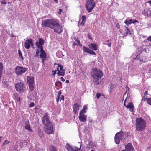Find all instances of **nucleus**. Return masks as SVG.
Masks as SVG:
<instances>
[{
  "label": "nucleus",
  "mask_w": 151,
  "mask_h": 151,
  "mask_svg": "<svg viewBox=\"0 0 151 151\" xmlns=\"http://www.w3.org/2000/svg\"><path fill=\"white\" fill-rule=\"evenodd\" d=\"M124 97H126L124 105L127 108L129 109V111L132 112H134V106L132 102H128L130 101V97L129 91H127L124 95Z\"/></svg>",
  "instance_id": "nucleus-1"
},
{
  "label": "nucleus",
  "mask_w": 151,
  "mask_h": 151,
  "mask_svg": "<svg viewBox=\"0 0 151 151\" xmlns=\"http://www.w3.org/2000/svg\"><path fill=\"white\" fill-rule=\"evenodd\" d=\"M91 76L94 82H97L103 76V72L96 68H94L91 73Z\"/></svg>",
  "instance_id": "nucleus-2"
},
{
  "label": "nucleus",
  "mask_w": 151,
  "mask_h": 151,
  "mask_svg": "<svg viewBox=\"0 0 151 151\" xmlns=\"http://www.w3.org/2000/svg\"><path fill=\"white\" fill-rule=\"evenodd\" d=\"M136 130L141 131L145 128V122L142 118H138L136 120Z\"/></svg>",
  "instance_id": "nucleus-3"
},
{
  "label": "nucleus",
  "mask_w": 151,
  "mask_h": 151,
  "mask_svg": "<svg viewBox=\"0 0 151 151\" xmlns=\"http://www.w3.org/2000/svg\"><path fill=\"white\" fill-rule=\"evenodd\" d=\"M127 136V134L121 131L117 132L115 134L114 137L115 143L117 144H119L121 141L126 139Z\"/></svg>",
  "instance_id": "nucleus-4"
},
{
  "label": "nucleus",
  "mask_w": 151,
  "mask_h": 151,
  "mask_svg": "<svg viewBox=\"0 0 151 151\" xmlns=\"http://www.w3.org/2000/svg\"><path fill=\"white\" fill-rule=\"evenodd\" d=\"M56 23L57 24V22L55 20L53 19H48L43 21L42 26L43 27H47L52 28Z\"/></svg>",
  "instance_id": "nucleus-5"
},
{
  "label": "nucleus",
  "mask_w": 151,
  "mask_h": 151,
  "mask_svg": "<svg viewBox=\"0 0 151 151\" xmlns=\"http://www.w3.org/2000/svg\"><path fill=\"white\" fill-rule=\"evenodd\" d=\"M96 3L94 0H87L86 2L85 6L88 12H91L95 6Z\"/></svg>",
  "instance_id": "nucleus-6"
},
{
  "label": "nucleus",
  "mask_w": 151,
  "mask_h": 151,
  "mask_svg": "<svg viewBox=\"0 0 151 151\" xmlns=\"http://www.w3.org/2000/svg\"><path fill=\"white\" fill-rule=\"evenodd\" d=\"M16 91L19 93H23L25 91L26 88L24 84L22 82H18L15 85Z\"/></svg>",
  "instance_id": "nucleus-7"
},
{
  "label": "nucleus",
  "mask_w": 151,
  "mask_h": 151,
  "mask_svg": "<svg viewBox=\"0 0 151 151\" xmlns=\"http://www.w3.org/2000/svg\"><path fill=\"white\" fill-rule=\"evenodd\" d=\"M27 69L21 66H17L15 69V72L16 74L21 75L26 71Z\"/></svg>",
  "instance_id": "nucleus-8"
},
{
  "label": "nucleus",
  "mask_w": 151,
  "mask_h": 151,
  "mask_svg": "<svg viewBox=\"0 0 151 151\" xmlns=\"http://www.w3.org/2000/svg\"><path fill=\"white\" fill-rule=\"evenodd\" d=\"M63 28L62 26L57 22V24H55L52 29H54L55 32L60 34L63 31Z\"/></svg>",
  "instance_id": "nucleus-9"
},
{
  "label": "nucleus",
  "mask_w": 151,
  "mask_h": 151,
  "mask_svg": "<svg viewBox=\"0 0 151 151\" xmlns=\"http://www.w3.org/2000/svg\"><path fill=\"white\" fill-rule=\"evenodd\" d=\"M79 143H80L79 142ZM81 147V143H80L79 148L76 146L72 147L68 143L66 144L65 146L66 149L68 151H78L80 149Z\"/></svg>",
  "instance_id": "nucleus-10"
},
{
  "label": "nucleus",
  "mask_w": 151,
  "mask_h": 151,
  "mask_svg": "<svg viewBox=\"0 0 151 151\" xmlns=\"http://www.w3.org/2000/svg\"><path fill=\"white\" fill-rule=\"evenodd\" d=\"M45 132L48 134H53V130L51 123H48V124L45 125Z\"/></svg>",
  "instance_id": "nucleus-11"
},
{
  "label": "nucleus",
  "mask_w": 151,
  "mask_h": 151,
  "mask_svg": "<svg viewBox=\"0 0 151 151\" xmlns=\"http://www.w3.org/2000/svg\"><path fill=\"white\" fill-rule=\"evenodd\" d=\"M57 66V71H58L57 73L58 74L59 76H64L65 74V72L63 66L60 64H58Z\"/></svg>",
  "instance_id": "nucleus-12"
},
{
  "label": "nucleus",
  "mask_w": 151,
  "mask_h": 151,
  "mask_svg": "<svg viewBox=\"0 0 151 151\" xmlns=\"http://www.w3.org/2000/svg\"><path fill=\"white\" fill-rule=\"evenodd\" d=\"M147 3H149L150 6H151V0H150ZM142 13L145 16H150L151 17V9L150 8L145 9Z\"/></svg>",
  "instance_id": "nucleus-13"
},
{
  "label": "nucleus",
  "mask_w": 151,
  "mask_h": 151,
  "mask_svg": "<svg viewBox=\"0 0 151 151\" xmlns=\"http://www.w3.org/2000/svg\"><path fill=\"white\" fill-rule=\"evenodd\" d=\"M33 45L32 41L31 39H27L25 42L24 46L27 49H29L31 46H32Z\"/></svg>",
  "instance_id": "nucleus-14"
},
{
  "label": "nucleus",
  "mask_w": 151,
  "mask_h": 151,
  "mask_svg": "<svg viewBox=\"0 0 151 151\" xmlns=\"http://www.w3.org/2000/svg\"><path fill=\"white\" fill-rule=\"evenodd\" d=\"M124 23L127 26H129L132 24L138 23V22L136 20L132 19L130 18H128L125 20Z\"/></svg>",
  "instance_id": "nucleus-15"
},
{
  "label": "nucleus",
  "mask_w": 151,
  "mask_h": 151,
  "mask_svg": "<svg viewBox=\"0 0 151 151\" xmlns=\"http://www.w3.org/2000/svg\"><path fill=\"white\" fill-rule=\"evenodd\" d=\"M84 113L80 112L78 117L79 120L81 122H85L87 120V116L84 114Z\"/></svg>",
  "instance_id": "nucleus-16"
},
{
  "label": "nucleus",
  "mask_w": 151,
  "mask_h": 151,
  "mask_svg": "<svg viewBox=\"0 0 151 151\" xmlns=\"http://www.w3.org/2000/svg\"><path fill=\"white\" fill-rule=\"evenodd\" d=\"M83 49L85 52H86L92 55H96V54L95 52L88 48L83 46Z\"/></svg>",
  "instance_id": "nucleus-17"
},
{
  "label": "nucleus",
  "mask_w": 151,
  "mask_h": 151,
  "mask_svg": "<svg viewBox=\"0 0 151 151\" xmlns=\"http://www.w3.org/2000/svg\"><path fill=\"white\" fill-rule=\"evenodd\" d=\"M42 122L45 125L48 124V123H51L49 121L48 115H45L43 116L42 119Z\"/></svg>",
  "instance_id": "nucleus-18"
},
{
  "label": "nucleus",
  "mask_w": 151,
  "mask_h": 151,
  "mask_svg": "<svg viewBox=\"0 0 151 151\" xmlns=\"http://www.w3.org/2000/svg\"><path fill=\"white\" fill-rule=\"evenodd\" d=\"M81 106H80L79 104L75 103L73 106V109L74 112L76 114L77 113L80 109V107H81Z\"/></svg>",
  "instance_id": "nucleus-19"
},
{
  "label": "nucleus",
  "mask_w": 151,
  "mask_h": 151,
  "mask_svg": "<svg viewBox=\"0 0 151 151\" xmlns=\"http://www.w3.org/2000/svg\"><path fill=\"white\" fill-rule=\"evenodd\" d=\"M36 45L38 48L37 50L35 56L36 57L39 56V50H41L43 49L42 45L39 44V43L36 42Z\"/></svg>",
  "instance_id": "nucleus-20"
},
{
  "label": "nucleus",
  "mask_w": 151,
  "mask_h": 151,
  "mask_svg": "<svg viewBox=\"0 0 151 151\" xmlns=\"http://www.w3.org/2000/svg\"><path fill=\"white\" fill-rule=\"evenodd\" d=\"M40 52V57L42 58V61L43 62H44V59L46 56V53L43 49L39 50V53Z\"/></svg>",
  "instance_id": "nucleus-21"
},
{
  "label": "nucleus",
  "mask_w": 151,
  "mask_h": 151,
  "mask_svg": "<svg viewBox=\"0 0 151 151\" xmlns=\"http://www.w3.org/2000/svg\"><path fill=\"white\" fill-rule=\"evenodd\" d=\"M125 150L127 151H133V148L131 143L127 144L125 147Z\"/></svg>",
  "instance_id": "nucleus-22"
},
{
  "label": "nucleus",
  "mask_w": 151,
  "mask_h": 151,
  "mask_svg": "<svg viewBox=\"0 0 151 151\" xmlns=\"http://www.w3.org/2000/svg\"><path fill=\"white\" fill-rule=\"evenodd\" d=\"M98 45L97 44L94 43H91L89 45V47L94 50H97Z\"/></svg>",
  "instance_id": "nucleus-23"
},
{
  "label": "nucleus",
  "mask_w": 151,
  "mask_h": 151,
  "mask_svg": "<svg viewBox=\"0 0 151 151\" xmlns=\"http://www.w3.org/2000/svg\"><path fill=\"white\" fill-rule=\"evenodd\" d=\"M27 97L28 99L30 100H34L35 101L36 100H37V96L36 95H35L34 96L33 94H31L29 95H28L27 96Z\"/></svg>",
  "instance_id": "nucleus-24"
},
{
  "label": "nucleus",
  "mask_w": 151,
  "mask_h": 151,
  "mask_svg": "<svg viewBox=\"0 0 151 151\" xmlns=\"http://www.w3.org/2000/svg\"><path fill=\"white\" fill-rule=\"evenodd\" d=\"M27 83L28 84L34 83V77L31 76H28L27 78Z\"/></svg>",
  "instance_id": "nucleus-25"
},
{
  "label": "nucleus",
  "mask_w": 151,
  "mask_h": 151,
  "mask_svg": "<svg viewBox=\"0 0 151 151\" xmlns=\"http://www.w3.org/2000/svg\"><path fill=\"white\" fill-rule=\"evenodd\" d=\"M125 31V32L122 34L125 36H127L128 34H130V31L129 29L126 26L124 27V28Z\"/></svg>",
  "instance_id": "nucleus-26"
},
{
  "label": "nucleus",
  "mask_w": 151,
  "mask_h": 151,
  "mask_svg": "<svg viewBox=\"0 0 151 151\" xmlns=\"http://www.w3.org/2000/svg\"><path fill=\"white\" fill-rule=\"evenodd\" d=\"M87 109V105H85L83 106V109L80 111V112H81V113L82 112L85 113L86 112V110Z\"/></svg>",
  "instance_id": "nucleus-27"
},
{
  "label": "nucleus",
  "mask_w": 151,
  "mask_h": 151,
  "mask_svg": "<svg viewBox=\"0 0 151 151\" xmlns=\"http://www.w3.org/2000/svg\"><path fill=\"white\" fill-rule=\"evenodd\" d=\"M64 100V97L63 95H61L60 96H58V99L57 100V102H59L60 100V102H63Z\"/></svg>",
  "instance_id": "nucleus-28"
},
{
  "label": "nucleus",
  "mask_w": 151,
  "mask_h": 151,
  "mask_svg": "<svg viewBox=\"0 0 151 151\" xmlns=\"http://www.w3.org/2000/svg\"><path fill=\"white\" fill-rule=\"evenodd\" d=\"M25 128L26 129L28 130H31L30 126L28 122H26L25 123Z\"/></svg>",
  "instance_id": "nucleus-29"
},
{
  "label": "nucleus",
  "mask_w": 151,
  "mask_h": 151,
  "mask_svg": "<svg viewBox=\"0 0 151 151\" xmlns=\"http://www.w3.org/2000/svg\"><path fill=\"white\" fill-rule=\"evenodd\" d=\"M88 146L89 148H93L95 146V145L91 141H89Z\"/></svg>",
  "instance_id": "nucleus-30"
},
{
  "label": "nucleus",
  "mask_w": 151,
  "mask_h": 151,
  "mask_svg": "<svg viewBox=\"0 0 151 151\" xmlns=\"http://www.w3.org/2000/svg\"><path fill=\"white\" fill-rule=\"evenodd\" d=\"M3 70V64L0 62V77L1 76V73Z\"/></svg>",
  "instance_id": "nucleus-31"
},
{
  "label": "nucleus",
  "mask_w": 151,
  "mask_h": 151,
  "mask_svg": "<svg viewBox=\"0 0 151 151\" xmlns=\"http://www.w3.org/2000/svg\"><path fill=\"white\" fill-rule=\"evenodd\" d=\"M34 83L28 84L29 89L31 91H32L34 90Z\"/></svg>",
  "instance_id": "nucleus-32"
},
{
  "label": "nucleus",
  "mask_w": 151,
  "mask_h": 151,
  "mask_svg": "<svg viewBox=\"0 0 151 151\" xmlns=\"http://www.w3.org/2000/svg\"><path fill=\"white\" fill-rule=\"evenodd\" d=\"M50 151H58L56 147L53 146H51L50 147Z\"/></svg>",
  "instance_id": "nucleus-33"
},
{
  "label": "nucleus",
  "mask_w": 151,
  "mask_h": 151,
  "mask_svg": "<svg viewBox=\"0 0 151 151\" xmlns=\"http://www.w3.org/2000/svg\"><path fill=\"white\" fill-rule=\"evenodd\" d=\"M37 42L39 43V44L42 45L44 43V41L42 39L40 38L39 39V42Z\"/></svg>",
  "instance_id": "nucleus-34"
},
{
  "label": "nucleus",
  "mask_w": 151,
  "mask_h": 151,
  "mask_svg": "<svg viewBox=\"0 0 151 151\" xmlns=\"http://www.w3.org/2000/svg\"><path fill=\"white\" fill-rule=\"evenodd\" d=\"M17 96L16 97H15V99L18 102H19L20 101L21 99L20 97L18 96L17 94H16Z\"/></svg>",
  "instance_id": "nucleus-35"
},
{
  "label": "nucleus",
  "mask_w": 151,
  "mask_h": 151,
  "mask_svg": "<svg viewBox=\"0 0 151 151\" xmlns=\"http://www.w3.org/2000/svg\"><path fill=\"white\" fill-rule=\"evenodd\" d=\"M146 100L147 103L150 105H151V97L147 98Z\"/></svg>",
  "instance_id": "nucleus-36"
},
{
  "label": "nucleus",
  "mask_w": 151,
  "mask_h": 151,
  "mask_svg": "<svg viewBox=\"0 0 151 151\" xmlns=\"http://www.w3.org/2000/svg\"><path fill=\"white\" fill-rule=\"evenodd\" d=\"M18 52L19 55V57L21 58V59L22 60H23V58L22 55L20 50H19L18 51Z\"/></svg>",
  "instance_id": "nucleus-37"
},
{
  "label": "nucleus",
  "mask_w": 151,
  "mask_h": 151,
  "mask_svg": "<svg viewBox=\"0 0 151 151\" xmlns=\"http://www.w3.org/2000/svg\"><path fill=\"white\" fill-rule=\"evenodd\" d=\"M10 143V141L7 140H5L3 143L2 145H7L9 144Z\"/></svg>",
  "instance_id": "nucleus-38"
},
{
  "label": "nucleus",
  "mask_w": 151,
  "mask_h": 151,
  "mask_svg": "<svg viewBox=\"0 0 151 151\" xmlns=\"http://www.w3.org/2000/svg\"><path fill=\"white\" fill-rule=\"evenodd\" d=\"M34 105H35V104H34V103L31 102L29 104V106L30 108L32 107H33L34 106Z\"/></svg>",
  "instance_id": "nucleus-39"
},
{
  "label": "nucleus",
  "mask_w": 151,
  "mask_h": 151,
  "mask_svg": "<svg viewBox=\"0 0 151 151\" xmlns=\"http://www.w3.org/2000/svg\"><path fill=\"white\" fill-rule=\"evenodd\" d=\"M61 84V83L60 81L57 82L55 83V85L57 86L60 85Z\"/></svg>",
  "instance_id": "nucleus-40"
},
{
  "label": "nucleus",
  "mask_w": 151,
  "mask_h": 151,
  "mask_svg": "<svg viewBox=\"0 0 151 151\" xmlns=\"http://www.w3.org/2000/svg\"><path fill=\"white\" fill-rule=\"evenodd\" d=\"M81 19L82 21L86 22V16H83L82 17Z\"/></svg>",
  "instance_id": "nucleus-41"
},
{
  "label": "nucleus",
  "mask_w": 151,
  "mask_h": 151,
  "mask_svg": "<svg viewBox=\"0 0 151 151\" xmlns=\"http://www.w3.org/2000/svg\"><path fill=\"white\" fill-rule=\"evenodd\" d=\"M101 96V94L99 93H97L96 94V97L97 99H99Z\"/></svg>",
  "instance_id": "nucleus-42"
},
{
  "label": "nucleus",
  "mask_w": 151,
  "mask_h": 151,
  "mask_svg": "<svg viewBox=\"0 0 151 151\" xmlns=\"http://www.w3.org/2000/svg\"><path fill=\"white\" fill-rule=\"evenodd\" d=\"M85 22H86L82 21V22H81L80 25H82L83 26H84Z\"/></svg>",
  "instance_id": "nucleus-43"
},
{
  "label": "nucleus",
  "mask_w": 151,
  "mask_h": 151,
  "mask_svg": "<svg viewBox=\"0 0 151 151\" xmlns=\"http://www.w3.org/2000/svg\"><path fill=\"white\" fill-rule=\"evenodd\" d=\"M62 12H63V10L61 9H59V12H58V13L61 14Z\"/></svg>",
  "instance_id": "nucleus-44"
},
{
  "label": "nucleus",
  "mask_w": 151,
  "mask_h": 151,
  "mask_svg": "<svg viewBox=\"0 0 151 151\" xmlns=\"http://www.w3.org/2000/svg\"><path fill=\"white\" fill-rule=\"evenodd\" d=\"M147 40L151 42V35L147 38Z\"/></svg>",
  "instance_id": "nucleus-45"
},
{
  "label": "nucleus",
  "mask_w": 151,
  "mask_h": 151,
  "mask_svg": "<svg viewBox=\"0 0 151 151\" xmlns=\"http://www.w3.org/2000/svg\"><path fill=\"white\" fill-rule=\"evenodd\" d=\"M87 36H88V38L89 39L92 40V39L91 36L89 35L88 34L87 35Z\"/></svg>",
  "instance_id": "nucleus-46"
},
{
  "label": "nucleus",
  "mask_w": 151,
  "mask_h": 151,
  "mask_svg": "<svg viewBox=\"0 0 151 151\" xmlns=\"http://www.w3.org/2000/svg\"><path fill=\"white\" fill-rule=\"evenodd\" d=\"M57 70H55V71H53V75L54 76H55V74H56V71H57Z\"/></svg>",
  "instance_id": "nucleus-47"
},
{
  "label": "nucleus",
  "mask_w": 151,
  "mask_h": 151,
  "mask_svg": "<svg viewBox=\"0 0 151 151\" xmlns=\"http://www.w3.org/2000/svg\"><path fill=\"white\" fill-rule=\"evenodd\" d=\"M138 60L139 61V60ZM139 60V63L140 64L142 63L143 62V60Z\"/></svg>",
  "instance_id": "nucleus-48"
},
{
  "label": "nucleus",
  "mask_w": 151,
  "mask_h": 151,
  "mask_svg": "<svg viewBox=\"0 0 151 151\" xmlns=\"http://www.w3.org/2000/svg\"><path fill=\"white\" fill-rule=\"evenodd\" d=\"M60 79L61 80L63 81H65V80L63 78V77H61L60 78Z\"/></svg>",
  "instance_id": "nucleus-49"
},
{
  "label": "nucleus",
  "mask_w": 151,
  "mask_h": 151,
  "mask_svg": "<svg viewBox=\"0 0 151 151\" xmlns=\"http://www.w3.org/2000/svg\"><path fill=\"white\" fill-rule=\"evenodd\" d=\"M11 36L13 37H16V36L13 34H11Z\"/></svg>",
  "instance_id": "nucleus-50"
},
{
  "label": "nucleus",
  "mask_w": 151,
  "mask_h": 151,
  "mask_svg": "<svg viewBox=\"0 0 151 151\" xmlns=\"http://www.w3.org/2000/svg\"><path fill=\"white\" fill-rule=\"evenodd\" d=\"M61 92L60 91L58 92V96H60L61 95Z\"/></svg>",
  "instance_id": "nucleus-51"
},
{
  "label": "nucleus",
  "mask_w": 151,
  "mask_h": 151,
  "mask_svg": "<svg viewBox=\"0 0 151 151\" xmlns=\"http://www.w3.org/2000/svg\"><path fill=\"white\" fill-rule=\"evenodd\" d=\"M1 4H6V2H4V1H3V2H1Z\"/></svg>",
  "instance_id": "nucleus-52"
},
{
  "label": "nucleus",
  "mask_w": 151,
  "mask_h": 151,
  "mask_svg": "<svg viewBox=\"0 0 151 151\" xmlns=\"http://www.w3.org/2000/svg\"><path fill=\"white\" fill-rule=\"evenodd\" d=\"M149 72L151 73V67L149 69Z\"/></svg>",
  "instance_id": "nucleus-53"
},
{
  "label": "nucleus",
  "mask_w": 151,
  "mask_h": 151,
  "mask_svg": "<svg viewBox=\"0 0 151 151\" xmlns=\"http://www.w3.org/2000/svg\"><path fill=\"white\" fill-rule=\"evenodd\" d=\"M66 83H69V81L68 80H66Z\"/></svg>",
  "instance_id": "nucleus-54"
},
{
  "label": "nucleus",
  "mask_w": 151,
  "mask_h": 151,
  "mask_svg": "<svg viewBox=\"0 0 151 151\" xmlns=\"http://www.w3.org/2000/svg\"><path fill=\"white\" fill-rule=\"evenodd\" d=\"M53 0L55 2H56V3H57L58 2V1H57V0Z\"/></svg>",
  "instance_id": "nucleus-55"
},
{
  "label": "nucleus",
  "mask_w": 151,
  "mask_h": 151,
  "mask_svg": "<svg viewBox=\"0 0 151 151\" xmlns=\"http://www.w3.org/2000/svg\"><path fill=\"white\" fill-rule=\"evenodd\" d=\"M108 45V46H109V47H110L111 46V44L110 43V44H107Z\"/></svg>",
  "instance_id": "nucleus-56"
},
{
  "label": "nucleus",
  "mask_w": 151,
  "mask_h": 151,
  "mask_svg": "<svg viewBox=\"0 0 151 151\" xmlns=\"http://www.w3.org/2000/svg\"><path fill=\"white\" fill-rule=\"evenodd\" d=\"M119 32H120L121 33H122V30H121V29H120V30H119Z\"/></svg>",
  "instance_id": "nucleus-57"
},
{
  "label": "nucleus",
  "mask_w": 151,
  "mask_h": 151,
  "mask_svg": "<svg viewBox=\"0 0 151 151\" xmlns=\"http://www.w3.org/2000/svg\"><path fill=\"white\" fill-rule=\"evenodd\" d=\"M1 138H2V137L0 136V142L1 141Z\"/></svg>",
  "instance_id": "nucleus-58"
},
{
  "label": "nucleus",
  "mask_w": 151,
  "mask_h": 151,
  "mask_svg": "<svg viewBox=\"0 0 151 151\" xmlns=\"http://www.w3.org/2000/svg\"><path fill=\"white\" fill-rule=\"evenodd\" d=\"M112 86V84H110L109 86V87H111Z\"/></svg>",
  "instance_id": "nucleus-59"
},
{
  "label": "nucleus",
  "mask_w": 151,
  "mask_h": 151,
  "mask_svg": "<svg viewBox=\"0 0 151 151\" xmlns=\"http://www.w3.org/2000/svg\"><path fill=\"white\" fill-rule=\"evenodd\" d=\"M76 45V44L75 43H74L73 44V45L75 46Z\"/></svg>",
  "instance_id": "nucleus-60"
},
{
  "label": "nucleus",
  "mask_w": 151,
  "mask_h": 151,
  "mask_svg": "<svg viewBox=\"0 0 151 151\" xmlns=\"http://www.w3.org/2000/svg\"><path fill=\"white\" fill-rule=\"evenodd\" d=\"M147 91H146L145 92V94H147Z\"/></svg>",
  "instance_id": "nucleus-61"
},
{
  "label": "nucleus",
  "mask_w": 151,
  "mask_h": 151,
  "mask_svg": "<svg viewBox=\"0 0 151 151\" xmlns=\"http://www.w3.org/2000/svg\"><path fill=\"white\" fill-rule=\"evenodd\" d=\"M143 50V51H145L146 52H147V50Z\"/></svg>",
  "instance_id": "nucleus-62"
},
{
  "label": "nucleus",
  "mask_w": 151,
  "mask_h": 151,
  "mask_svg": "<svg viewBox=\"0 0 151 151\" xmlns=\"http://www.w3.org/2000/svg\"><path fill=\"white\" fill-rule=\"evenodd\" d=\"M151 45H149V48H151Z\"/></svg>",
  "instance_id": "nucleus-63"
},
{
  "label": "nucleus",
  "mask_w": 151,
  "mask_h": 151,
  "mask_svg": "<svg viewBox=\"0 0 151 151\" xmlns=\"http://www.w3.org/2000/svg\"><path fill=\"white\" fill-rule=\"evenodd\" d=\"M116 26H117V27H118V28H119V25H117Z\"/></svg>",
  "instance_id": "nucleus-64"
}]
</instances>
